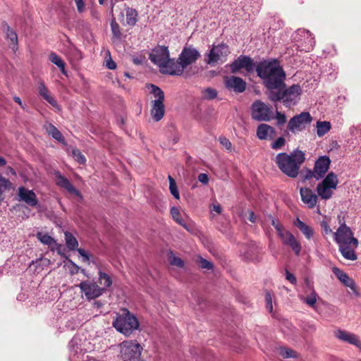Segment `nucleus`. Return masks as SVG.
Segmentation results:
<instances>
[{
  "instance_id": "nucleus-1",
  "label": "nucleus",
  "mask_w": 361,
  "mask_h": 361,
  "mask_svg": "<svg viewBox=\"0 0 361 361\" xmlns=\"http://www.w3.org/2000/svg\"><path fill=\"white\" fill-rule=\"evenodd\" d=\"M258 76L264 80L267 88V95L274 102H281L286 107L295 106L302 92L299 85L286 87V74L276 60L264 61L256 67Z\"/></svg>"
},
{
  "instance_id": "nucleus-2",
  "label": "nucleus",
  "mask_w": 361,
  "mask_h": 361,
  "mask_svg": "<svg viewBox=\"0 0 361 361\" xmlns=\"http://www.w3.org/2000/svg\"><path fill=\"white\" fill-rule=\"evenodd\" d=\"M305 159V153L301 150L295 149L289 154L286 152L278 154L275 158V162L285 175L290 178H296Z\"/></svg>"
},
{
  "instance_id": "nucleus-3",
  "label": "nucleus",
  "mask_w": 361,
  "mask_h": 361,
  "mask_svg": "<svg viewBox=\"0 0 361 361\" xmlns=\"http://www.w3.org/2000/svg\"><path fill=\"white\" fill-rule=\"evenodd\" d=\"M122 313L116 314L112 325L120 333L126 336H130L140 327V323L135 314L128 309H121Z\"/></svg>"
},
{
  "instance_id": "nucleus-4",
  "label": "nucleus",
  "mask_w": 361,
  "mask_h": 361,
  "mask_svg": "<svg viewBox=\"0 0 361 361\" xmlns=\"http://www.w3.org/2000/svg\"><path fill=\"white\" fill-rule=\"evenodd\" d=\"M200 51L192 45L185 44L177 61L174 60V70L171 71V75H181L184 70L190 65L196 62L200 57Z\"/></svg>"
},
{
  "instance_id": "nucleus-5",
  "label": "nucleus",
  "mask_w": 361,
  "mask_h": 361,
  "mask_svg": "<svg viewBox=\"0 0 361 361\" xmlns=\"http://www.w3.org/2000/svg\"><path fill=\"white\" fill-rule=\"evenodd\" d=\"M149 59L159 67L161 73L171 75V71L174 70V59H170L169 51L166 46H158L153 49Z\"/></svg>"
},
{
  "instance_id": "nucleus-6",
  "label": "nucleus",
  "mask_w": 361,
  "mask_h": 361,
  "mask_svg": "<svg viewBox=\"0 0 361 361\" xmlns=\"http://www.w3.org/2000/svg\"><path fill=\"white\" fill-rule=\"evenodd\" d=\"M120 356L123 361H132L138 359L143 350L136 340L123 341L119 345Z\"/></svg>"
},
{
  "instance_id": "nucleus-7",
  "label": "nucleus",
  "mask_w": 361,
  "mask_h": 361,
  "mask_svg": "<svg viewBox=\"0 0 361 361\" xmlns=\"http://www.w3.org/2000/svg\"><path fill=\"white\" fill-rule=\"evenodd\" d=\"M338 183L337 176L329 173L324 179L317 186L318 195L323 200H329L331 197L334 190H336Z\"/></svg>"
},
{
  "instance_id": "nucleus-8",
  "label": "nucleus",
  "mask_w": 361,
  "mask_h": 361,
  "mask_svg": "<svg viewBox=\"0 0 361 361\" xmlns=\"http://www.w3.org/2000/svg\"><path fill=\"white\" fill-rule=\"evenodd\" d=\"M151 88L152 93L156 98V99L153 101L151 115L154 121H159L163 118L165 112L164 105V93L159 87L154 85H151Z\"/></svg>"
},
{
  "instance_id": "nucleus-9",
  "label": "nucleus",
  "mask_w": 361,
  "mask_h": 361,
  "mask_svg": "<svg viewBox=\"0 0 361 361\" xmlns=\"http://www.w3.org/2000/svg\"><path fill=\"white\" fill-rule=\"evenodd\" d=\"M229 54L230 49L227 44L221 43L216 46L213 45L207 55L206 62L212 66L218 63H224L226 61Z\"/></svg>"
},
{
  "instance_id": "nucleus-10",
  "label": "nucleus",
  "mask_w": 361,
  "mask_h": 361,
  "mask_svg": "<svg viewBox=\"0 0 361 361\" xmlns=\"http://www.w3.org/2000/svg\"><path fill=\"white\" fill-rule=\"evenodd\" d=\"M312 121V117L309 112H302L294 116L289 120L288 129L292 133L304 130Z\"/></svg>"
},
{
  "instance_id": "nucleus-11",
  "label": "nucleus",
  "mask_w": 361,
  "mask_h": 361,
  "mask_svg": "<svg viewBox=\"0 0 361 361\" xmlns=\"http://www.w3.org/2000/svg\"><path fill=\"white\" fill-rule=\"evenodd\" d=\"M334 238L338 245H351L354 247L358 246L357 239L354 238L353 231L347 225L338 226L337 231L334 233Z\"/></svg>"
},
{
  "instance_id": "nucleus-12",
  "label": "nucleus",
  "mask_w": 361,
  "mask_h": 361,
  "mask_svg": "<svg viewBox=\"0 0 361 361\" xmlns=\"http://www.w3.org/2000/svg\"><path fill=\"white\" fill-rule=\"evenodd\" d=\"M252 117L258 121H269L273 118L271 106L260 100L255 101L251 107Z\"/></svg>"
},
{
  "instance_id": "nucleus-13",
  "label": "nucleus",
  "mask_w": 361,
  "mask_h": 361,
  "mask_svg": "<svg viewBox=\"0 0 361 361\" xmlns=\"http://www.w3.org/2000/svg\"><path fill=\"white\" fill-rule=\"evenodd\" d=\"M78 287L87 300L97 298L101 296L104 292V288H102L99 286L97 283L90 281H82L78 285Z\"/></svg>"
},
{
  "instance_id": "nucleus-14",
  "label": "nucleus",
  "mask_w": 361,
  "mask_h": 361,
  "mask_svg": "<svg viewBox=\"0 0 361 361\" xmlns=\"http://www.w3.org/2000/svg\"><path fill=\"white\" fill-rule=\"evenodd\" d=\"M255 67L253 60L250 56L244 55H240L230 64V69L233 73L238 72L240 69L252 73Z\"/></svg>"
},
{
  "instance_id": "nucleus-15",
  "label": "nucleus",
  "mask_w": 361,
  "mask_h": 361,
  "mask_svg": "<svg viewBox=\"0 0 361 361\" xmlns=\"http://www.w3.org/2000/svg\"><path fill=\"white\" fill-rule=\"evenodd\" d=\"M64 237L66 245L68 248V250L71 251H77L79 253V255L81 257H82V261L84 262L89 263L90 255L89 254L88 252L85 251V250L78 247V242L76 238L74 237L73 235L68 231L64 232Z\"/></svg>"
},
{
  "instance_id": "nucleus-16",
  "label": "nucleus",
  "mask_w": 361,
  "mask_h": 361,
  "mask_svg": "<svg viewBox=\"0 0 361 361\" xmlns=\"http://www.w3.org/2000/svg\"><path fill=\"white\" fill-rule=\"evenodd\" d=\"M224 82L226 89L233 90L235 93H242L246 90L247 84L241 78L234 75L226 76Z\"/></svg>"
},
{
  "instance_id": "nucleus-17",
  "label": "nucleus",
  "mask_w": 361,
  "mask_h": 361,
  "mask_svg": "<svg viewBox=\"0 0 361 361\" xmlns=\"http://www.w3.org/2000/svg\"><path fill=\"white\" fill-rule=\"evenodd\" d=\"M293 39L298 42H303L305 44L304 49L306 51H310L311 49H312L315 44V41L312 35L309 30L305 29H298L297 31H295L293 35Z\"/></svg>"
},
{
  "instance_id": "nucleus-18",
  "label": "nucleus",
  "mask_w": 361,
  "mask_h": 361,
  "mask_svg": "<svg viewBox=\"0 0 361 361\" xmlns=\"http://www.w3.org/2000/svg\"><path fill=\"white\" fill-rule=\"evenodd\" d=\"M330 164L331 160L329 157L326 156L319 157L315 162V165L311 175L317 180L323 178L329 170Z\"/></svg>"
},
{
  "instance_id": "nucleus-19",
  "label": "nucleus",
  "mask_w": 361,
  "mask_h": 361,
  "mask_svg": "<svg viewBox=\"0 0 361 361\" xmlns=\"http://www.w3.org/2000/svg\"><path fill=\"white\" fill-rule=\"evenodd\" d=\"M54 176L56 177V184L58 186L66 190L70 194L78 197L80 200H82L80 192L73 185L68 179L62 176L59 171H55Z\"/></svg>"
},
{
  "instance_id": "nucleus-20",
  "label": "nucleus",
  "mask_w": 361,
  "mask_h": 361,
  "mask_svg": "<svg viewBox=\"0 0 361 361\" xmlns=\"http://www.w3.org/2000/svg\"><path fill=\"white\" fill-rule=\"evenodd\" d=\"M18 196L20 200L25 202L29 206L35 207L38 204L35 193L24 187L18 188Z\"/></svg>"
},
{
  "instance_id": "nucleus-21",
  "label": "nucleus",
  "mask_w": 361,
  "mask_h": 361,
  "mask_svg": "<svg viewBox=\"0 0 361 361\" xmlns=\"http://www.w3.org/2000/svg\"><path fill=\"white\" fill-rule=\"evenodd\" d=\"M302 201L306 204L309 208H314L317 202V195L310 188H301L300 190Z\"/></svg>"
},
{
  "instance_id": "nucleus-22",
  "label": "nucleus",
  "mask_w": 361,
  "mask_h": 361,
  "mask_svg": "<svg viewBox=\"0 0 361 361\" xmlns=\"http://www.w3.org/2000/svg\"><path fill=\"white\" fill-rule=\"evenodd\" d=\"M276 133L275 129L266 123L259 124L257 128V137L261 140H271Z\"/></svg>"
},
{
  "instance_id": "nucleus-23",
  "label": "nucleus",
  "mask_w": 361,
  "mask_h": 361,
  "mask_svg": "<svg viewBox=\"0 0 361 361\" xmlns=\"http://www.w3.org/2000/svg\"><path fill=\"white\" fill-rule=\"evenodd\" d=\"M281 239L283 243L289 245L297 255L300 254L301 245L290 231L285 233L284 237H281Z\"/></svg>"
},
{
  "instance_id": "nucleus-24",
  "label": "nucleus",
  "mask_w": 361,
  "mask_h": 361,
  "mask_svg": "<svg viewBox=\"0 0 361 361\" xmlns=\"http://www.w3.org/2000/svg\"><path fill=\"white\" fill-rule=\"evenodd\" d=\"M2 28L7 39H9L13 44L11 49L16 52L18 48L17 33L8 25L6 22L2 23Z\"/></svg>"
},
{
  "instance_id": "nucleus-25",
  "label": "nucleus",
  "mask_w": 361,
  "mask_h": 361,
  "mask_svg": "<svg viewBox=\"0 0 361 361\" xmlns=\"http://www.w3.org/2000/svg\"><path fill=\"white\" fill-rule=\"evenodd\" d=\"M37 238L44 245H48L51 247L52 250H57L58 252L60 254V250L61 248V245L56 243V241L51 236L48 234H44L42 232H37L36 234Z\"/></svg>"
},
{
  "instance_id": "nucleus-26",
  "label": "nucleus",
  "mask_w": 361,
  "mask_h": 361,
  "mask_svg": "<svg viewBox=\"0 0 361 361\" xmlns=\"http://www.w3.org/2000/svg\"><path fill=\"white\" fill-rule=\"evenodd\" d=\"M332 271L345 286L349 287L353 290H355V282L345 272L338 267H333Z\"/></svg>"
},
{
  "instance_id": "nucleus-27",
  "label": "nucleus",
  "mask_w": 361,
  "mask_h": 361,
  "mask_svg": "<svg viewBox=\"0 0 361 361\" xmlns=\"http://www.w3.org/2000/svg\"><path fill=\"white\" fill-rule=\"evenodd\" d=\"M39 94L43 97L49 104L54 107H58V104L54 98L51 95L48 88L46 87L44 81L40 80L38 83Z\"/></svg>"
},
{
  "instance_id": "nucleus-28",
  "label": "nucleus",
  "mask_w": 361,
  "mask_h": 361,
  "mask_svg": "<svg viewBox=\"0 0 361 361\" xmlns=\"http://www.w3.org/2000/svg\"><path fill=\"white\" fill-rule=\"evenodd\" d=\"M335 336L339 340L345 341L348 343L353 344L355 345H359L360 344V341L358 340L357 337L353 334L342 330H338L337 331H336Z\"/></svg>"
},
{
  "instance_id": "nucleus-29",
  "label": "nucleus",
  "mask_w": 361,
  "mask_h": 361,
  "mask_svg": "<svg viewBox=\"0 0 361 361\" xmlns=\"http://www.w3.org/2000/svg\"><path fill=\"white\" fill-rule=\"evenodd\" d=\"M357 247H354L351 245H339V251L343 257L346 259L352 261L357 259V255L355 252V249Z\"/></svg>"
},
{
  "instance_id": "nucleus-30",
  "label": "nucleus",
  "mask_w": 361,
  "mask_h": 361,
  "mask_svg": "<svg viewBox=\"0 0 361 361\" xmlns=\"http://www.w3.org/2000/svg\"><path fill=\"white\" fill-rule=\"evenodd\" d=\"M294 225L305 235L306 238L310 239L314 235V230L312 227L297 218L294 221Z\"/></svg>"
},
{
  "instance_id": "nucleus-31",
  "label": "nucleus",
  "mask_w": 361,
  "mask_h": 361,
  "mask_svg": "<svg viewBox=\"0 0 361 361\" xmlns=\"http://www.w3.org/2000/svg\"><path fill=\"white\" fill-rule=\"evenodd\" d=\"M70 360L71 361H85V352L78 346L71 345Z\"/></svg>"
},
{
  "instance_id": "nucleus-32",
  "label": "nucleus",
  "mask_w": 361,
  "mask_h": 361,
  "mask_svg": "<svg viewBox=\"0 0 361 361\" xmlns=\"http://www.w3.org/2000/svg\"><path fill=\"white\" fill-rule=\"evenodd\" d=\"M300 299L306 303L307 305L312 308H315V304L317 300L318 295L314 290V288H311V290H310V293L307 297L303 295H299Z\"/></svg>"
},
{
  "instance_id": "nucleus-33",
  "label": "nucleus",
  "mask_w": 361,
  "mask_h": 361,
  "mask_svg": "<svg viewBox=\"0 0 361 361\" xmlns=\"http://www.w3.org/2000/svg\"><path fill=\"white\" fill-rule=\"evenodd\" d=\"M45 128L49 135L60 142H64V137L61 133L51 123L45 126Z\"/></svg>"
},
{
  "instance_id": "nucleus-34",
  "label": "nucleus",
  "mask_w": 361,
  "mask_h": 361,
  "mask_svg": "<svg viewBox=\"0 0 361 361\" xmlns=\"http://www.w3.org/2000/svg\"><path fill=\"white\" fill-rule=\"evenodd\" d=\"M98 281L100 285L103 286L102 288H104V290L112 286L113 281L111 277L105 272H103L100 269L98 271Z\"/></svg>"
},
{
  "instance_id": "nucleus-35",
  "label": "nucleus",
  "mask_w": 361,
  "mask_h": 361,
  "mask_svg": "<svg viewBox=\"0 0 361 361\" xmlns=\"http://www.w3.org/2000/svg\"><path fill=\"white\" fill-rule=\"evenodd\" d=\"M317 135L321 137L326 134L331 128V124L329 121H318L316 123Z\"/></svg>"
},
{
  "instance_id": "nucleus-36",
  "label": "nucleus",
  "mask_w": 361,
  "mask_h": 361,
  "mask_svg": "<svg viewBox=\"0 0 361 361\" xmlns=\"http://www.w3.org/2000/svg\"><path fill=\"white\" fill-rule=\"evenodd\" d=\"M11 182L0 175V204L4 201V192L6 190H9L11 188Z\"/></svg>"
},
{
  "instance_id": "nucleus-37",
  "label": "nucleus",
  "mask_w": 361,
  "mask_h": 361,
  "mask_svg": "<svg viewBox=\"0 0 361 361\" xmlns=\"http://www.w3.org/2000/svg\"><path fill=\"white\" fill-rule=\"evenodd\" d=\"M137 12L135 9L128 8L126 9V23L128 25L133 26L137 23Z\"/></svg>"
},
{
  "instance_id": "nucleus-38",
  "label": "nucleus",
  "mask_w": 361,
  "mask_h": 361,
  "mask_svg": "<svg viewBox=\"0 0 361 361\" xmlns=\"http://www.w3.org/2000/svg\"><path fill=\"white\" fill-rule=\"evenodd\" d=\"M49 59L54 64H55L60 68L63 74L66 73L65 70V63L60 56H59L55 53H51L49 56Z\"/></svg>"
},
{
  "instance_id": "nucleus-39",
  "label": "nucleus",
  "mask_w": 361,
  "mask_h": 361,
  "mask_svg": "<svg viewBox=\"0 0 361 361\" xmlns=\"http://www.w3.org/2000/svg\"><path fill=\"white\" fill-rule=\"evenodd\" d=\"M171 214L173 219L177 222L178 224L181 225L186 229H188L187 225L184 223L183 220L180 218V213L179 212L178 208L176 207H173L171 209Z\"/></svg>"
},
{
  "instance_id": "nucleus-40",
  "label": "nucleus",
  "mask_w": 361,
  "mask_h": 361,
  "mask_svg": "<svg viewBox=\"0 0 361 361\" xmlns=\"http://www.w3.org/2000/svg\"><path fill=\"white\" fill-rule=\"evenodd\" d=\"M168 179L169 181V190L171 194L175 199L179 200L180 195L175 180L171 176H169Z\"/></svg>"
},
{
  "instance_id": "nucleus-41",
  "label": "nucleus",
  "mask_w": 361,
  "mask_h": 361,
  "mask_svg": "<svg viewBox=\"0 0 361 361\" xmlns=\"http://www.w3.org/2000/svg\"><path fill=\"white\" fill-rule=\"evenodd\" d=\"M111 28L113 33L114 39H120L121 37V32L120 31L119 25L115 20H112L111 22Z\"/></svg>"
},
{
  "instance_id": "nucleus-42",
  "label": "nucleus",
  "mask_w": 361,
  "mask_h": 361,
  "mask_svg": "<svg viewBox=\"0 0 361 361\" xmlns=\"http://www.w3.org/2000/svg\"><path fill=\"white\" fill-rule=\"evenodd\" d=\"M170 264L173 266H176L180 268H182L184 267V262L178 257H176L173 255V252L170 253V255L169 257Z\"/></svg>"
},
{
  "instance_id": "nucleus-43",
  "label": "nucleus",
  "mask_w": 361,
  "mask_h": 361,
  "mask_svg": "<svg viewBox=\"0 0 361 361\" xmlns=\"http://www.w3.org/2000/svg\"><path fill=\"white\" fill-rule=\"evenodd\" d=\"M197 262L198 263L200 267L202 269L209 270V269H212L213 267H214L213 264L211 262L205 259L204 258H203L200 256L197 257Z\"/></svg>"
},
{
  "instance_id": "nucleus-44",
  "label": "nucleus",
  "mask_w": 361,
  "mask_h": 361,
  "mask_svg": "<svg viewBox=\"0 0 361 361\" xmlns=\"http://www.w3.org/2000/svg\"><path fill=\"white\" fill-rule=\"evenodd\" d=\"M72 154L75 157V160L80 164H85L86 159L81 152L76 148L73 149Z\"/></svg>"
},
{
  "instance_id": "nucleus-45",
  "label": "nucleus",
  "mask_w": 361,
  "mask_h": 361,
  "mask_svg": "<svg viewBox=\"0 0 361 361\" xmlns=\"http://www.w3.org/2000/svg\"><path fill=\"white\" fill-rule=\"evenodd\" d=\"M279 354L283 358L293 357L295 356V352L286 348H281L279 349Z\"/></svg>"
},
{
  "instance_id": "nucleus-46",
  "label": "nucleus",
  "mask_w": 361,
  "mask_h": 361,
  "mask_svg": "<svg viewBox=\"0 0 361 361\" xmlns=\"http://www.w3.org/2000/svg\"><path fill=\"white\" fill-rule=\"evenodd\" d=\"M204 97L207 99H213L217 96V92L212 88H207L203 91Z\"/></svg>"
},
{
  "instance_id": "nucleus-47",
  "label": "nucleus",
  "mask_w": 361,
  "mask_h": 361,
  "mask_svg": "<svg viewBox=\"0 0 361 361\" xmlns=\"http://www.w3.org/2000/svg\"><path fill=\"white\" fill-rule=\"evenodd\" d=\"M265 301H266V307L269 311V312H272L273 311V305H272V297L270 292L267 291L265 294Z\"/></svg>"
},
{
  "instance_id": "nucleus-48",
  "label": "nucleus",
  "mask_w": 361,
  "mask_h": 361,
  "mask_svg": "<svg viewBox=\"0 0 361 361\" xmlns=\"http://www.w3.org/2000/svg\"><path fill=\"white\" fill-rule=\"evenodd\" d=\"M285 139L280 137L271 144V148L274 149H279L285 145Z\"/></svg>"
},
{
  "instance_id": "nucleus-49",
  "label": "nucleus",
  "mask_w": 361,
  "mask_h": 361,
  "mask_svg": "<svg viewBox=\"0 0 361 361\" xmlns=\"http://www.w3.org/2000/svg\"><path fill=\"white\" fill-rule=\"evenodd\" d=\"M219 142H220L221 145L223 147H224L227 150H230V151L231 150L232 144L229 141L228 139H227L225 137H219Z\"/></svg>"
},
{
  "instance_id": "nucleus-50",
  "label": "nucleus",
  "mask_w": 361,
  "mask_h": 361,
  "mask_svg": "<svg viewBox=\"0 0 361 361\" xmlns=\"http://www.w3.org/2000/svg\"><path fill=\"white\" fill-rule=\"evenodd\" d=\"M243 256H244V259L246 261L254 260L255 258V253H254V248L253 247L249 248L247 252L244 253Z\"/></svg>"
},
{
  "instance_id": "nucleus-51",
  "label": "nucleus",
  "mask_w": 361,
  "mask_h": 361,
  "mask_svg": "<svg viewBox=\"0 0 361 361\" xmlns=\"http://www.w3.org/2000/svg\"><path fill=\"white\" fill-rule=\"evenodd\" d=\"M321 227L322 228L324 234L328 235L332 233V230L331 229L329 223L326 221L323 220L322 221H321Z\"/></svg>"
},
{
  "instance_id": "nucleus-52",
  "label": "nucleus",
  "mask_w": 361,
  "mask_h": 361,
  "mask_svg": "<svg viewBox=\"0 0 361 361\" xmlns=\"http://www.w3.org/2000/svg\"><path fill=\"white\" fill-rule=\"evenodd\" d=\"M276 118L277 119L279 124H283L286 122V116L284 114L279 111H276Z\"/></svg>"
},
{
  "instance_id": "nucleus-53",
  "label": "nucleus",
  "mask_w": 361,
  "mask_h": 361,
  "mask_svg": "<svg viewBox=\"0 0 361 361\" xmlns=\"http://www.w3.org/2000/svg\"><path fill=\"white\" fill-rule=\"evenodd\" d=\"M77 6V10L79 13H82L85 11V4L83 0H75Z\"/></svg>"
},
{
  "instance_id": "nucleus-54",
  "label": "nucleus",
  "mask_w": 361,
  "mask_h": 361,
  "mask_svg": "<svg viewBox=\"0 0 361 361\" xmlns=\"http://www.w3.org/2000/svg\"><path fill=\"white\" fill-rule=\"evenodd\" d=\"M198 180L204 185H207L209 182V177L206 173H200L197 178Z\"/></svg>"
},
{
  "instance_id": "nucleus-55",
  "label": "nucleus",
  "mask_w": 361,
  "mask_h": 361,
  "mask_svg": "<svg viewBox=\"0 0 361 361\" xmlns=\"http://www.w3.org/2000/svg\"><path fill=\"white\" fill-rule=\"evenodd\" d=\"M211 211L215 212L217 214H221L222 212V209H221V207L220 204H219L216 202L212 203V204L211 206Z\"/></svg>"
},
{
  "instance_id": "nucleus-56",
  "label": "nucleus",
  "mask_w": 361,
  "mask_h": 361,
  "mask_svg": "<svg viewBox=\"0 0 361 361\" xmlns=\"http://www.w3.org/2000/svg\"><path fill=\"white\" fill-rule=\"evenodd\" d=\"M286 278L292 284H295L296 283V278H295V276L293 274L289 272L288 270L286 271Z\"/></svg>"
},
{
  "instance_id": "nucleus-57",
  "label": "nucleus",
  "mask_w": 361,
  "mask_h": 361,
  "mask_svg": "<svg viewBox=\"0 0 361 361\" xmlns=\"http://www.w3.org/2000/svg\"><path fill=\"white\" fill-rule=\"evenodd\" d=\"M106 66L110 70H114L116 68V63L111 58L106 61Z\"/></svg>"
},
{
  "instance_id": "nucleus-58",
  "label": "nucleus",
  "mask_w": 361,
  "mask_h": 361,
  "mask_svg": "<svg viewBox=\"0 0 361 361\" xmlns=\"http://www.w3.org/2000/svg\"><path fill=\"white\" fill-rule=\"evenodd\" d=\"M337 219H338L339 226H343V225H346L345 221V216L343 214L342 212H341L337 216Z\"/></svg>"
},
{
  "instance_id": "nucleus-59",
  "label": "nucleus",
  "mask_w": 361,
  "mask_h": 361,
  "mask_svg": "<svg viewBox=\"0 0 361 361\" xmlns=\"http://www.w3.org/2000/svg\"><path fill=\"white\" fill-rule=\"evenodd\" d=\"M276 230L277 233H278L279 236L280 237V238L281 237H284L285 233H287V231H288L284 229L283 226L279 227V228H276Z\"/></svg>"
},
{
  "instance_id": "nucleus-60",
  "label": "nucleus",
  "mask_w": 361,
  "mask_h": 361,
  "mask_svg": "<svg viewBox=\"0 0 361 361\" xmlns=\"http://www.w3.org/2000/svg\"><path fill=\"white\" fill-rule=\"evenodd\" d=\"M271 225L275 228V229L279 228V227L282 225L276 219H273L271 221Z\"/></svg>"
},
{
  "instance_id": "nucleus-61",
  "label": "nucleus",
  "mask_w": 361,
  "mask_h": 361,
  "mask_svg": "<svg viewBox=\"0 0 361 361\" xmlns=\"http://www.w3.org/2000/svg\"><path fill=\"white\" fill-rule=\"evenodd\" d=\"M249 221L254 223L255 221V215L252 211H249Z\"/></svg>"
},
{
  "instance_id": "nucleus-62",
  "label": "nucleus",
  "mask_w": 361,
  "mask_h": 361,
  "mask_svg": "<svg viewBox=\"0 0 361 361\" xmlns=\"http://www.w3.org/2000/svg\"><path fill=\"white\" fill-rule=\"evenodd\" d=\"M305 282L307 289L309 290H311V288H313V286L312 285L310 281L307 278H306L305 280Z\"/></svg>"
},
{
  "instance_id": "nucleus-63",
  "label": "nucleus",
  "mask_w": 361,
  "mask_h": 361,
  "mask_svg": "<svg viewBox=\"0 0 361 361\" xmlns=\"http://www.w3.org/2000/svg\"><path fill=\"white\" fill-rule=\"evenodd\" d=\"M13 99L16 103H18L20 106H21L23 108L21 99L19 97H15Z\"/></svg>"
},
{
  "instance_id": "nucleus-64",
  "label": "nucleus",
  "mask_w": 361,
  "mask_h": 361,
  "mask_svg": "<svg viewBox=\"0 0 361 361\" xmlns=\"http://www.w3.org/2000/svg\"><path fill=\"white\" fill-rule=\"evenodd\" d=\"M6 164V159L4 157H0V167L4 166Z\"/></svg>"
}]
</instances>
